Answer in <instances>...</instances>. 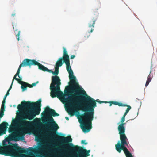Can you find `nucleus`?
Returning a JSON list of instances; mask_svg holds the SVG:
<instances>
[{
  "instance_id": "f257e3e1",
  "label": "nucleus",
  "mask_w": 157,
  "mask_h": 157,
  "mask_svg": "<svg viewBox=\"0 0 157 157\" xmlns=\"http://www.w3.org/2000/svg\"><path fill=\"white\" fill-rule=\"evenodd\" d=\"M73 94L64 98L63 103H67L68 114L73 116L75 113H79V110L85 113L78 115L79 122L83 132H89L92 128V121L94 119V108L96 106L95 100L88 95L84 91L72 92Z\"/></svg>"
},
{
  "instance_id": "f03ea898",
  "label": "nucleus",
  "mask_w": 157,
  "mask_h": 157,
  "mask_svg": "<svg viewBox=\"0 0 157 157\" xmlns=\"http://www.w3.org/2000/svg\"><path fill=\"white\" fill-rule=\"evenodd\" d=\"M41 100L40 99L36 102L33 103L30 101H22L21 104L18 105V109H24L23 113H19V122L18 124L19 132L23 134L25 130L30 127L32 122L26 120H32L36 115H39L41 111Z\"/></svg>"
},
{
  "instance_id": "7ed1b4c3",
  "label": "nucleus",
  "mask_w": 157,
  "mask_h": 157,
  "mask_svg": "<svg viewBox=\"0 0 157 157\" xmlns=\"http://www.w3.org/2000/svg\"><path fill=\"white\" fill-rule=\"evenodd\" d=\"M61 84L60 80L58 76H52V82L50 84L51 96L52 98L57 97L61 100V101H64L65 97L73 94L72 93L73 85H70L66 86L64 90V94L60 91V85Z\"/></svg>"
},
{
  "instance_id": "20e7f679",
  "label": "nucleus",
  "mask_w": 157,
  "mask_h": 157,
  "mask_svg": "<svg viewBox=\"0 0 157 157\" xmlns=\"http://www.w3.org/2000/svg\"><path fill=\"white\" fill-rule=\"evenodd\" d=\"M125 116L124 115H123L121 120V123L117 127L119 134L120 135L121 143L119 141L115 145V148L119 153H121V150H123L126 157H133L126 147V146L128 147V140L125 133V128L124 125L125 123H124L125 121Z\"/></svg>"
},
{
  "instance_id": "39448f33",
  "label": "nucleus",
  "mask_w": 157,
  "mask_h": 157,
  "mask_svg": "<svg viewBox=\"0 0 157 157\" xmlns=\"http://www.w3.org/2000/svg\"><path fill=\"white\" fill-rule=\"evenodd\" d=\"M2 146L0 145V154L12 157H25V153L27 152L26 149L18 146L17 144H13L8 142L3 141Z\"/></svg>"
},
{
  "instance_id": "423d86ee",
  "label": "nucleus",
  "mask_w": 157,
  "mask_h": 157,
  "mask_svg": "<svg viewBox=\"0 0 157 157\" xmlns=\"http://www.w3.org/2000/svg\"><path fill=\"white\" fill-rule=\"evenodd\" d=\"M41 115L42 116L47 115L48 122L46 125L49 126L50 130L52 131V132L47 133L46 134L48 135H55V133L53 132H56L59 128V127L54 121L52 116H58L59 115V114L56 113L54 110L47 106L45 108L44 111L41 113Z\"/></svg>"
},
{
  "instance_id": "0eeeda50",
  "label": "nucleus",
  "mask_w": 157,
  "mask_h": 157,
  "mask_svg": "<svg viewBox=\"0 0 157 157\" xmlns=\"http://www.w3.org/2000/svg\"><path fill=\"white\" fill-rule=\"evenodd\" d=\"M63 147L65 149H64V153H62L61 154H63L64 153H68L70 151H76L78 153L74 157H87L90 155V150H87L86 149H84L78 145L74 146L72 143L67 144Z\"/></svg>"
},
{
  "instance_id": "6e6552de",
  "label": "nucleus",
  "mask_w": 157,
  "mask_h": 157,
  "mask_svg": "<svg viewBox=\"0 0 157 157\" xmlns=\"http://www.w3.org/2000/svg\"><path fill=\"white\" fill-rule=\"evenodd\" d=\"M63 56L60 58L56 62L55 67L58 70H59V67H61L63 63H65L66 67V69L67 67L69 68L71 67L70 66V62L69 60V56L67 52L66 48L63 47Z\"/></svg>"
},
{
  "instance_id": "1a4fd4ad",
  "label": "nucleus",
  "mask_w": 157,
  "mask_h": 157,
  "mask_svg": "<svg viewBox=\"0 0 157 157\" xmlns=\"http://www.w3.org/2000/svg\"><path fill=\"white\" fill-rule=\"evenodd\" d=\"M67 68V71L68 72L69 74V77L70 80L69 84L70 85L73 86V88L72 89V92L82 90V88L80 87L78 83L76 82V78L73 75V72L72 70L71 69V67L69 68H68V67Z\"/></svg>"
},
{
  "instance_id": "9d476101",
  "label": "nucleus",
  "mask_w": 157,
  "mask_h": 157,
  "mask_svg": "<svg viewBox=\"0 0 157 157\" xmlns=\"http://www.w3.org/2000/svg\"><path fill=\"white\" fill-rule=\"evenodd\" d=\"M18 114H17V120H13L12 121V124L14 126H17V130L16 132V133L17 134V135H13L11 136L12 137L16 140H23L24 139V136L25 134L26 130H25L23 134H21L19 132V129L18 126V123L19 122V117L18 116Z\"/></svg>"
},
{
  "instance_id": "9b49d317",
  "label": "nucleus",
  "mask_w": 157,
  "mask_h": 157,
  "mask_svg": "<svg viewBox=\"0 0 157 157\" xmlns=\"http://www.w3.org/2000/svg\"><path fill=\"white\" fill-rule=\"evenodd\" d=\"M25 61V59H24L22 63L20 64L17 71L16 74L14 76L13 79V81H14V79L16 80L18 82V83L21 84V86H22V84H24L22 82H25L21 81L22 78L20 76L19 73L20 72L21 68V67L28 66Z\"/></svg>"
},
{
  "instance_id": "f8f14e48",
  "label": "nucleus",
  "mask_w": 157,
  "mask_h": 157,
  "mask_svg": "<svg viewBox=\"0 0 157 157\" xmlns=\"http://www.w3.org/2000/svg\"><path fill=\"white\" fill-rule=\"evenodd\" d=\"M25 61L28 66H30L32 65H37L39 69L46 71L47 68L38 62L34 59H25Z\"/></svg>"
},
{
  "instance_id": "ddd939ff",
  "label": "nucleus",
  "mask_w": 157,
  "mask_h": 157,
  "mask_svg": "<svg viewBox=\"0 0 157 157\" xmlns=\"http://www.w3.org/2000/svg\"><path fill=\"white\" fill-rule=\"evenodd\" d=\"M98 13L97 12L94 11L93 13V16H96L94 17H93L92 19V21H90L89 24V27L91 28V29L90 32L89 31L87 32L85 34V35L84 36V37L86 39L88 38L90 36V33H92L94 30V25L95 24V21H96L97 19V16L98 15Z\"/></svg>"
},
{
  "instance_id": "4468645a",
  "label": "nucleus",
  "mask_w": 157,
  "mask_h": 157,
  "mask_svg": "<svg viewBox=\"0 0 157 157\" xmlns=\"http://www.w3.org/2000/svg\"><path fill=\"white\" fill-rule=\"evenodd\" d=\"M56 138L57 140L64 143H67L68 142H71L72 140L70 136L66 137L57 135L56 137Z\"/></svg>"
},
{
  "instance_id": "2eb2a0df",
  "label": "nucleus",
  "mask_w": 157,
  "mask_h": 157,
  "mask_svg": "<svg viewBox=\"0 0 157 157\" xmlns=\"http://www.w3.org/2000/svg\"><path fill=\"white\" fill-rule=\"evenodd\" d=\"M8 125V123L6 122H3L0 124V136L6 134Z\"/></svg>"
},
{
  "instance_id": "dca6fc26",
  "label": "nucleus",
  "mask_w": 157,
  "mask_h": 157,
  "mask_svg": "<svg viewBox=\"0 0 157 157\" xmlns=\"http://www.w3.org/2000/svg\"><path fill=\"white\" fill-rule=\"evenodd\" d=\"M24 84H22V86H21V88L22 89V91H24L27 90V87L29 88H32V86L31 85H30L26 82H23Z\"/></svg>"
},
{
  "instance_id": "f3484780",
  "label": "nucleus",
  "mask_w": 157,
  "mask_h": 157,
  "mask_svg": "<svg viewBox=\"0 0 157 157\" xmlns=\"http://www.w3.org/2000/svg\"><path fill=\"white\" fill-rule=\"evenodd\" d=\"M55 71H53L51 70H49L47 68L46 70V71L48 72L49 73H52L53 75H56L55 76H57V75L58 74L59 72V70H58L55 67Z\"/></svg>"
},
{
  "instance_id": "a211bd4d",
  "label": "nucleus",
  "mask_w": 157,
  "mask_h": 157,
  "mask_svg": "<svg viewBox=\"0 0 157 157\" xmlns=\"http://www.w3.org/2000/svg\"><path fill=\"white\" fill-rule=\"evenodd\" d=\"M112 104H113L115 105H118L119 106H125L126 105H124V104L122 103L121 102H119L117 101H112L110 102V106L112 105Z\"/></svg>"
},
{
  "instance_id": "6ab92c4d",
  "label": "nucleus",
  "mask_w": 157,
  "mask_h": 157,
  "mask_svg": "<svg viewBox=\"0 0 157 157\" xmlns=\"http://www.w3.org/2000/svg\"><path fill=\"white\" fill-rule=\"evenodd\" d=\"M153 76L152 75H151V72H150V74L148 75L147 78V79L146 81V84H145V86H147L149 84V82L151 81L152 78Z\"/></svg>"
},
{
  "instance_id": "aec40b11",
  "label": "nucleus",
  "mask_w": 157,
  "mask_h": 157,
  "mask_svg": "<svg viewBox=\"0 0 157 157\" xmlns=\"http://www.w3.org/2000/svg\"><path fill=\"white\" fill-rule=\"evenodd\" d=\"M124 105H126L125 106L127 107V108L124 114V115L126 116L127 114L128 113L129 111L131 109V107L130 105H128L126 104H124Z\"/></svg>"
},
{
  "instance_id": "412c9836",
  "label": "nucleus",
  "mask_w": 157,
  "mask_h": 157,
  "mask_svg": "<svg viewBox=\"0 0 157 157\" xmlns=\"http://www.w3.org/2000/svg\"><path fill=\"white\" fill-rule=\"evenodd\" d=\"M16 36L17 38V39L18 41H19V36L20 35V31H18L17 33V34L15 33Z\"/></svg>"
},
{
  "instance_id": "4be33fe9",
  "label": "nucleus",
  "mask_w": 157,
  "mask_h": 157,
  "mask_svg": "<svg viewBox=\"0 0 157 157\" xmlns=\"http://www.w3.org/2000/svg\"><path fill=\"white\" fill-rule=\"evenodd\" d=\"M13 132V129L12 127H11V126H10V128L9 129V133H11Z\"/></svg>"
},
{
  "instance_id": "5701e85b",
  "label": "nucleus",
  "mask_w": 157,
  "mask_h": 157,
  "mask_svg": "<svg viewBox=\"0 0 157 157\" xmlns=\"http://www.w3.org/2000/svg\"><path fill=\"white\" fill-rule=\"evenodd\" d=\"M5 105H2L1 107L0 110H3V111H5Z\"/></svg>"
},
{
  "instance_id": "b1692460",
  "label": "nucleus",
  "mask_w": 157,
  "mask_h": 157,
  "mask_svg": "<svg viewBox=\"0 0 157 157\" xmlns=\"http://www.w3.org/2000/svg\"><path fill=\"white\" fill-rule=\"evenodd\" d=\"M96 101L98 102L100 104H101V103H107V102H106V101H98V100H96V101L95 100V102H96Z\"/></svg>"
},
{
  "instance_id": "393cba45",
  "label": "nucleus",
  "mask_w": 157,
  "mask_h": 157,
  "mask_svg": "<svg viewBox=\"0 0 157 157\" xmlns=\"http://www.w3.org/2000/svg\"><path fill=\"white\" fill-rule=\"evenodd\" d=\"M13 82H14V81H13V80H12V83H11V84L10 86V87L9 89L8 90H9V91H10V90L12 88V85H13Z\"/></svg>"
},
{
  "instance_id": "a878e982",
  "label": "nucleus",
  "mask_w": 157,
  "mask_h": 157,
  "mask_svg": "<svg viewBox=\"0 0 157 157\" xmlns=\"http://www.w3.org/2000/svg\"><path fill=\"white\" fill-rule=\"evenodd\" d=\"M38 82H36V83H33L32 84V87L33 86H35L37 83Z\"/></svg>"
},
{
  "instance_id": "bb28decb",
  "label": "nucleus",
  "mask_w": 157,
  "mask_h": 157,
  "mask_svg": "<svg viewBox=\"0 0 157 157\" xmlns=\"http://www.w3.org/2000/svg\"><path fill=\"white\" fill-rule=\"evenodd\" d=\"M86 141L85 140H82L81 141V143L82 144H84L85 145H86L87 144V143L86 142H85Z\"/></svg>"
},
{
  "instance_id": "cd10ccee",
  "label": "nucleus",
  "mask_w": 157,
  "mask_h": 157,
  "mask_svg": "<svg viewBox=\"0 0 157 157\" xmlns=\"http://www.w3.org/2000/svg\"><path fill=\"white\" fill-rule=\"evenodd\" d=\"M75 55H72L71 56V59H73L75 57Z\"/></svg>"
},
{
  "instance_id": "c85d7f7f",
  "label": "nucleus",
  "mask_w": 157,
  "mask_h": 157,
  "mask_svg": "<svg viewBox=\"0 0 157 157\" xmlns=\"http://www.w3.org/2000/svg\"><path fill=\"white\" fill-rule=\"evenodd\" d=\"M5 100H3V101H2V105H5Z\"/></svg>"
},
{
  "instance_id": "c756f323",
  "label": "nucleus",
  "mask_w": 157,
  "mask_h": 157,
  "mask_svg": "<svg viewBox=\"0 0 157 157\" xmlns=\"http://www.w3.org/2000/svg\"><path fill=\"white\" fill-rule=\"evenodd\" d=\"M10 91H9L8 90L6 94V96H8V95H9V92Z\"/></svg>"
},
{
  "instance_id": "7c9ffc66",
  "label": "nucleus",
  "mask_w": 157,
  "mask_h": 157,
  "mask_svg": "<svg viewBox=\"0 0 157 157\" xmlns=\"http://www.w3.org/2000/svg\"><path fill=\"white\" fill-rule=\"evenodd\" d=\"M7 96H6V95H5L4 96V98H3V100H5Z\"/></svg>"
},
{
  "instance_id": "2f4dec72",
  "label": "nucleus",
  "mask_w": 157,
  "mask_h": 157,
  "mask_svg": "<svg viewBox=\"0 0 157 157\" xmlns=\"http://www.w3.org/2000/svg\"><path fill=\"white\" fill-rule=\"evenodd\" d=\"M65 119H66L67 120H69V118H68V117H65Z\"/></svg>"
},
{
  "instance_id": "473e14b6",
  "label": "nucleus",
  "mask_w": 157,
  "mask_h": 157,
  "mask_svg": "<svg viewBox=\"0 0 157 157\" xmlns=\"http://www.w3.org/2000/svg\"><path fill=\"white\" fill-rule=\"evenodd\" d=\"M15 15V13H13L11 15L12 16H14Z\"/></svg>"
},
{
  "instance_id": "72a5a7b5",
  "label": "nucleus",
  "mask_w": 157,
  "mask_h": 157,
  "mask_svg": "<svg viewBox=\"0 0 157 157\" xmlns=\"http://www.w3.org/2000/svg\"><path fill=\"white\" fill-rule=\"evenodd\" d=\"M56 150H59V151H60V150H60L59 149V148H57V149H56Z\"/></svg>"
}]
</instances>
